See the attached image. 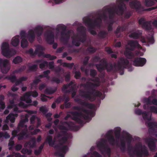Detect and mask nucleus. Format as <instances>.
I'll return each mask as SVG.
<instances>
[{
  "label": "nucleus",
  "instance_id": "obj_1",
  "mask_svg": "<svg viewBox=\"0 0 157 157\" xmlns=\"http://www.w3.org/2000/svg\"><path fill=\"white\" fill-rule=\"evenodd\" d=\"M73 109L78 111L72 112L71 114L73 116V120L78 123L80 124V126L75 125L73 121L64 122V124L68 126V128L63 125H59V128L61 131L58 134V137H60L62 136H66L67 139L71 138L72 137V134L68 133L67 131L69 130L75 131H78L80 127H82L85 124L82 119H84L87 122H88L91 120L92 118L93 117L95 114V112L94 111L91 110H87L79 106H74L73 107Z\"/></svg>",
  "mask_w": 157,
  "mask_h": 157
},
{
  "label": "nucleus",
  "instance_id": "obj_2",
  "mask_svg": "<svg viewBox=\"0 0 157 157\" xmlns=\"http://www.w3.org/2000/svg\"><path fill=\"white\" fill-rule=\"evenodd\" d=\"M89 89L90 90L87 91H83L81 90L80 91L81 96L91 101H93L97 99L98 103L100 104L101 100H103L105 97L104 93L108 89H102L103 90V93L96 90V89Z\"/></svg>",
  "mask_w": 157,
  "mask_h": 157
},
{
  "label": "nucleus",
  "instance_id": "obj_3",
  "mask_svg": "<svg viewBox=\"0 0 157 157\" xmlns=\"http://www.w3.org/2000/svg\"><path fill=\"white\" fill-rule=\"evenodd\" d=\"M43 28L40 26H38L36 28L34 31L33 30H30L27 35H26L25 32L23 31H21V38L22 40L21 42V46L23 48H25L27 47L28 45V42L25 39L26 38H28L30 42H32L34 40L35 38V33H36L37 36L40 35L42 31Z\"/></svg>",
  "mask_w": 157,
  "mask_h": 157
},
{
  "label": "nucleus",
  "instance_id": "obj_4",
  "mask_svg": "<svg viewBox=\"0 0 157 157\" xmlns=\"http://www.w3.org/2000/svg\"><path fill=\"white\" fill-rule=\"evenodd\" d=\"M135 48H137L140 49L139 52L136 53L137 55L140 56L143 55L145 51V49L142 48L136 41L130 40L128 41V44L126 46V50L124 52L125 56L128 58H132V55L129 50H133Z\"/></svg>",
  "mask_w": 157,
  "mask_h": 157
},
{
  "label": "nucleus",
  "instance_id": "obj_5",
  "mask_svg": "<svg viewBox=\"0 0 157 157\" xmlns=\"http://www.w3.org/2000/svg\"><path fill=\"white\" fill-rule=\"evenodd\" d=\"M106 140L105 139L101 138L100 141L97 143V145L101 154H107L110 157L111 155V150L110 148L106 144Z\"/></svg>",
  "mask_w": 157,
  "mask_h": 157
},
{
  "label": "nucleus",
  "instance_id": "obj_6",
  "mask_svg": "<svg viewBox=\"0 0 157 157\" xmlns=\"http://www.w3.org/2000/svg\"><path fill=\"white\" fill-rule=\"evenodd\" d=\"M139 23L143 28L150 32L152 31L153 29V27L157 28V20H155L152 22V26L151 25V22H146L144 18H141L139 19Z\"/></svg>",
  "mask_w": 157,
  "mask_h": 157
},
{
  "label": "nucleus",
  "instance_id": "obj_7",
  "mask_svg": "<svg viewBox=\"0 0 157 157\" xmlns=\"http://www.w3.org/2000/svg\"><path fill=\"white\" fill-rule=\"evenodd\" d=\"M9 44L6 43H3L2 45L1 49L2 55L7 58H10L16 53L14 49H10L9 48Z\"/></svg>",
  "mask_w": 157,
  "mask_h": 157
},
{
  "label": "nucleus",
  "instance_id": "obj_8",
  "mask_svg": "<svg viewBox=\"0 0 157 157\" xmlns=\"http://www.w3.org/2000/svg\"><path fill=\"white\" fill-rule=\"evenodd\" d=\"M38 95V93L36 91L27 92L21 97V99L22 101H25L27 103H30L32 102L30 97L32 96L33 97H36Z\"/></svg>",
  "mask_w": 157,
  "mask_h": 157
},
{
  "label": "nucleus",
  "instance_id": "obj_9",
  "mask_svg": "<svg viewBox=\"0 0 157 157\" xmlns=\"http://www.w3.org/2000/svg\"><path fill=\"white\" fill-rule=\"evenodd\" d=\"M156 140V139L151 137L147 138L145 139V142L147 144L148 147L151 151L155 150Z\"/></svg>",
  "mask_w": 157,
  "mask_h": 157
},
{
  "label": "nucleus",
  "instance_id": "obj_10",
  "mask_svg": "<svg viewBox=\"0 0 157 157\" xmlns=\"http://www.w3.org/2000/svg\"><path fill=\"white\" fill-rule=\"evenodd\" d=\"M113 133L112 130H110L108 131L106 134V136L110 144L112 145H114L115 144L117 145L118 144V141L117 140L116 141L112 135Z\"/></svg>",
  "mask_w": 157,
  "mask_h": 157
},
{
  "label": "nucleus",
  "instance_id": "obj_11",
  "mask_svg": "<svg viewBox=\"0 0 157 157\" xmlns=\"http://www.w3.org/2000/svg\"><path fill=\"white\" fill-rule=\"evenodd\" d=\"M57 147L58 151L55 152L56 154L60 157H64L65 154L68 150V146L67 145L63 146H57Z\"/></svg>",
  "mask_w": 157,
  "mask_h": 157
},
{
  "label": "nucleus",
  "instance_id": "obj_12",
  "mask_svg": "<svg viewBox=\"0 0 157 157\" xmlns=\"http://www.w3.org/2000/svg\"><path fill=\"white\" fill-rule=\"evenodd\" d=\"M74 100L78 103L85 106L90 109H95V106L94 105L85 101H83L80 98H75L74 99Z\"/></svg>",
  "mask_w": 157,
  "mask_h": 157
},
{
  "label": "nucleus",
  "instance_id": "obj_13",
  "mask_svg": "<svg viewBox=\"0 0 157 157\" xmlns=\"http://www.w3.org/2000/svg\"><path fill=\"white\" fill-rule=\"evenodd\" d=\"M135 112L136 114L138 115L142 114L143 118L145 120H147L149 121L151 120V117H149L150 116H151L150 112H146L145 111L142 112L141 110L138 109H136Z\"/></svg>",
  "mask_w": 157,
  "mask_h": 157
},
{
  "label": "nucleus",
  "instance_id": "obj_14",
  "mask_svg": "<svg viewBox=\"0 0 157 157\" xmlns=\"http://www.w3.org/2000/svg\"><path fill=\"white\" fill-rule=\"evenodd\" d=\"M145 59L142 58H138L135 59L133 62V65L136 66H142L146 63Z\"/></svg>",
  "mask_w": 157,
  "mask_h": 157
},
{
  "label": "nucleus",
  "instance_id": "obj_15",
  "mask_svg": "<svg viewBox=\"0 0 157 157\" xmlns=\"http://www.w3.org/2000/svg\"><path fill=\"white\" fill-rule=\"evenodd\" d=\"M100 81L98 78H94L93 80H90L87 84V86L88 87H94L98 86L100 85Z\"/></svg>",
  "mask_w": 157,
  "mask_h": 157
},
{
  "label": "nucleus",
  "instance_id": "obj_16",
  "mask_svg": "<svg viewBox=\"0 0 157 157\" xmlns=\"http://www.w3.org/2000/svg\"><path fill=\"white\" fill-rule=\"evenodd\" d=\"M137 155L140 157H142V155L147 156L149 155L148 150L146 148H144L140 150L137 148L135 151Z\"/></svg>",
  "mask_w": 157,
  "mask_h": 157
},
{
  "label": "nucleus",
  "instance_id": "obj_17",
  "mask_svg": "<svg viewBox=\"0 0 157 157\" xmlns=\"http://www.w3.org/2000/svg\"><path fill=\"white\" fill-rule=\"evenodd\" d=\"M147 104L144 105L143 108L144 109L150 110L149 112H150L151 116H150L149 117H150L151 118V113H153L157 114V107L154 106H152L150 107Z\"/></svg>",
  "mask_w": 157,
  "mask_h": 157
},
{
  "label": "nucleus",
  "instance_id": "obj_18",
  "mask_svg": "<svg viewBox=\"0 0 157 157\" xmlns=\"http://www.w3.org/2000/svg\"><path fill=\"white\" fill-rule=\"evenodd\" d=\"M28 131L27 126V125H26L25 128L21 129V132L17 134L18 140H23L24 136L27 135Z\"/></svg>",
  "mask_w": 157,
  "mask_h": 157
},
{
  "label": "nucleus",
  "instance_id": "obj_19",
  "mask_svg": "<svg viewBox=\"0 0 157 157\" xmlns=\"http://www.w3.org/2000/svg\"><path fill=\"white\" fill-rule=\"evenodd\" d=\"M10 79L12 81L15 82L16 85H18L21 83L22 82L26 80L27 78L26 77H23L17 80L16 79L15 76H12L10 77Z\"/></svg>",
  "mask_w": 157,
  "mask_h": 157
},
{
  "label": "nucleus",
  "instance_id": "obj_20",
  "mask_svg": "<svg viewBox=\"0 0 157 157\" xmlns=\"http://www.w3.org/2000/svg\"><path fill=\"white\" fill-rule=\"evenodd\" d=\"M18 116L17 114L10 113L6 117V122H8L10 121L11 123H13L15 121V118Z\"/></svg>",
  "mask_w": 157,
  "mask_h": 157
},
{
  "label": "nucleus",
  "instance_id": "obj_21",
  "mask_svg": "<svg viewBox=\"0 0 157 157\" xmlns=\"http://www.w3.org/2000/svg\"><path fill=\"white\" fill-rule=\"evenodd\" d=\"M129 5L131 8L137 10L140 7L141 4L139 2L133 1L130 2Z\"/></svg>",
  "mask_w": 157,
  "mask_h": 157
},
{
  "label": "nucleus",
  "instance_id": "obj_22",
  "mask_svg": "<svg viewBox=\"0 0 157 157\" xmlns=\"http://www.w3.org/2000/svg\"><path fill=\"white\" fill-rule=\"evenodd\" d=\"M45 36L46 40L49 43H51L53 41L54 35L52 33L49 32L46 33L45 34Z\"/></svg>",
  "mask_w": 157,
  "mask_h": 157
},
{
  "label": "nucleus",
  "instance_id": "obj_23",
  "mask_svg": "<svg viewBox=\"0 0 157 157\" xmlns=\"http://www.w3.org/2000/svg\"><path fill=\"white\" fill-rule=\"evenodd\" d=\"M97 68L99 71L103 70L105 68L107 69V71H109L112 69V67L110 66V68L108 69L107 67L106 63L105 61H103L102 64L97 65Z\"/></svg>",
  "mask_w": 157,
  "mask_h": 157
},
{
  "label": "nucleus",
  "instance_id": "obj_24",
  "mask_svg": "<svg viewBox=\"0 0 157 157\" xmlns=\"http://www.w3.org/2000/svg\"><path fill=\"white\" fill-rule=\"evenodd\" d=\"M153 33H152L151 35L149 37H147L146 39H144V37H142L141 41L142 43H146L147 42L150 44H152L154 42V40L153 37Z\"/></svg>",
  "mask_w": 157,
  "mask_h": 157
},
{
  "label": "nucleus",
  "instance_id": "obj_25",
  "mask_svg": "<svg viewBox=\"0 0 157 157\" xmlns=\"http://www.w3.org/2000/svg\"><path fill=\"white\" fill-rule=\"evenodd\" d=\"M36 141L35 138H32L29 141L27 142L24 145V147H26L27 145H29L30 147L33 148L36 146Z\"/></svg>",
  "mask_w": 157,
  "mask_h": 157
},
{
  "label": "nucleus",
  "instance_id": "obj_26",
  "mask_svg": "<svg viewBox=\"0 0 157 157\" xmlns=\"http://www.w3.org/2000/svg\"><path fill=\"white\" fill-rule=\"evenodd\" d=\"M141 33H142L141 31H139L138 30L133 31L130 33L129 36L131 37L137 38L140 36Z\"/></svg>",
  "mask_w": 157,
  "mask_h": 157
},
{
  "label": "nucleus",
  "instance_id": "obj_27",
  "mask_svg": "<svg viewBox=\"0 0 157 157\" xmlns=\"http://www.w3.org/2000/svg\"><path fill=\"white\" fill-rule=\"evenodd\" d=\"M77 89H62L63 92H65L66 93H71V96L74 98L76 94Z\"/></svg>",
  "mask_w": 157,
  "mask_h": 157
},
{
  "label": "nucleus",
  "instance_id": "obj_28",
  "mask_svg": "<svg viewBox=\"0 0 157 157\" xmlns=\"http://www.w3.org/2000/svg\"><path fill=\"white\" fill-rule=\"evenodd\" d=\"M149 128V132L150 130L154 131L155 129H157V123L155 122H150L147 124Z\"/></svg>",
  "mask_w": 157,
  "mask_h": 157
},
{
  "label": "nucleus",
  "instance_id": "obj_29",
  "mask_svg": "<svg viewBox=\"0 0 157 157\" xmlns=\"http://www.w3.org/2000/svg\"><path fill=\"white\" fill-rule=\"evenodd\" d=\"M119 147L122 152H124L126 150V143L124 139L121 140V144Z\"/></svg>",
  "mask_w": 157,
  "mask_h": 157
},
{
  "label": "nucleus",
  "instance_id": "obj_30",
  "mask_svg": "<svg viewBox=\"0 0 157 157\" xmlns=\"http://www.w3.org/2000/svg\"><path fill=\"white\" fill-rule=\"evenodd\" d=\"M19 43V36H16L13 38L11 41L12 44L14 46H17Z\"/></svg>",
  "mask_w": 157,
  "mask_h": 157
},
{
  "label": "nucleus",
  "instance_id": "obj_31",
  "mask_svg": "<svg viewBox=\"0 0 157 157\" xmlns=\"http://www.w3.org/2000/svg\"><path fill=\"white\" fill-rule=\"evenodd\" d=\"M128 63V62L127 59H122L119 62L118 65L119 67H125L127 65Z\"/></svg>",
  "mask_w": 157,
  "mask_h": 157
},
{
  "label": "nucleus",
  "instance_id": "obj_32",
  "mask_svg": "<svg viewBox=\"0 0 157 157\" xmlns=\"http://www.w3.org/2000/svg\"><path fill=\"white\" fill-rule=\"evenodd\" d=\"M52 137L50 135H48L47 136L46 141L47 142L49 145L51 146H53L54 144V141L52 140Z\"/></svg>",
  "mask_w": 157,
  "mask_h": 157
},
{
  "label": "nucleus",
  "instance_id": "obj_33",
  "mask_svg": "<svg viewBox=\"0 0 157 157\" xmlns=\"http://www.w3.org/2000/svg\"><path fill=\"white\" fill-rule=\"evenodd\" d=\"M25 122L23 120H21L18 124L17 126V130L19 132L22 129V128H25L26 125L25 124Z\"/></svg>",
  "mask_w": 157,
  "mask_h": 157
},
{
  "label": "nucleus",
  "instance_id": "obj_34",
  "mask_svg": "<svg viewBox=\"0 0 157 157\" xmlns=\"http://www.w3.org/2000/svg\"><path fill=\"white\" fill-rule=\"evenodd\" d=\"M21 152L22 154H26L28 155H30L31 154L32 151L30 149H28L26 148H24L22 149Z\"/></svg>",
  "mask_w": 157,
  "mask_h": 157
},
{
  "label": "nucleus",
  "instance_id": "obj_35",
  "mask_svg": "<svg viewBox=\"0 0 157 157\" xmlns=\"http://www.w3.org/2000/svg\"><path fill=\"white\" fill-rule=\"evenodd\" d=\"M155 2L153 0H145V5L147 6H150L154 5Z\"/></svg>",
  "mask_w": 157,
  "mask_h": 157
},
{
  "label": "nucleus",
  "instance_id": "obj_36",
  "mask_svg": "<svg viewBox=\"0 0 157 157\" xmlns=\"http://www.w3.org/2000/svg\"><path fill=\"white\" fill-rule=\"evenodd\" d=\"M45 92L48 94H52L55 92L57 89H45Z\"/></svg>",
  "mask_w": 157,
  "mask_h": 157
},
{
  "label": "nucleus",
  "instance_id": "obj_37",
  "mask_svg": "<svg viewBox=\"0 0 157 157\" xmlns=\"http://www.w3.org/2000/svg\"><path fill=\"white\" fill-rule=\"evenodd\" d=\"M22 61L21 58L19 56L15 57L13 60V62L15 64H17L21 62Z\"/></svg>",
  "mask_w": 157,
  "mask_h": 157
},
{
  "label": "nucleus",
  "instance_id": "obj_38",
  "mask_svg": "<svg viewBox=\"0 0 157 157\" xmlns=\"http://www.w3.org/2000/svg\"><path fill=\"white\" fill-rule=\"evenodd\" d=\"M44 50V48L41 46L38 45L36 47L35 52L36 53L39 52L41 53L42 51Z\"/></svg>",
  "mask_w": 157,
  "mask_h": 157
},
{
  "label": "nucleus",
  "instance_id": "obj_39",
  "mask_svg": "<svg viewBox=\"0 0 157 157\" xmlns=\"http://www.w3.org/2000/svg\"><path fill=\"white\" fill-rule=\"evenodd\" d=\"M40 111L43 114H45L48 111V109L44 106H42L40 108Z\"/></svg>",
  "mask_w": 157,
  "mask_h": 157
},
{
  "label": "nucleus",
  "instance_id": "obj_40",
  "mask_svg": "<svg viewBox=\"0 0 157 157\" xmlns=\"http://www.w3.org/2000/svg\"><path fill=\"white\" fill-rule=\"evenodd\" d=\"M10 104L7 107L8 109H11L14 106V101L13 100H10L9 101Z\"/></svg>",
  "mask_w": 157,
  "mask_h": 157
},
{
  "label": "nucleus",
  "instance_id": "obj_41",
  "mask_svg": "<svg viewBox=\"0 0 157 157\" xmlns=\"http://www.w3.org/2000/svg\"><path fill=\"white\" fill-rule=\"evenodd\" d=\"M63 136L61 138L60 140V141L61 142V143L63 144L65 143L67 140V137L66 136Z\"/></svg>",
  "mask_w": 157,
  "mask_h": 157
},
{
  "label": "nucleus",
  "instance_id": "obj_42",
  "mask_svg": "<svg viewBox=\"0 0 157 157\" xmlns=\"http://www.w3.org/2000/svg\"><path fill=\"white\" fill-rule=\"evenodd\" d=\"M83 21L85 23L88 24L90 26H91L93 25L91 20L88 18H83Z\"/></svg>",
  "mask_w": 157,
  "mask_h": 157
},
{
  "label": "nucleus",
  "instance_id": "obj_43",
  "mask_svg": "<svg viewBox=\"0 0 157 157\" xmlns=\"http://www.w3.org/2000/svg\"><path fill=\"white\" fill-rule=\"evenodd\" d=\"M64 98H63V96H59L55 100V102L58 104L59 103L62 101H63Z\"/></svg>",
  "mask_w": 157,
  "mask_h": 157
},
{
  "label": "nucleus",
  "instance_id": "obj_44",
  "mask_svg": "<svg viewBox=\"0 0 157 157\" xmlns=\"http://www.w3.org/2000/svg\"><path fill=\"white\" fill-rule=\"evenodd\" d=\"M77 39H78V38L77 37L73 38L72 43L73 44L76 46H78L80 44L79 41H77L75 40Z\"/></svg>",
  "mask_w": 157,
  "mask_h": 157
},
{
  "label": "nucleus",
  "instance_id": "obj_45",
  "mask_svg": "<svg viewBox=\"0 0 157 157\" xmlns=\"http://www.w3.org/2000/svg\"><path fill=\"white\" fill-rule=\"evenodd\" d=\"M22 146L20 144H17L15 147V150L17 151H19L22 149Z\"/></svg>",
  "mask_w": 157,
  "mask_h": 157
},
{
  "label": "nucleus",
  "instance_id": "obj_46",
  "mask_svg": "<svg viewBox=\"0 0 157 157\" xmlns=\"http://www.w3.org/2000/svg\"><path fill=\"white\" fill-rule=\"evenodd\" d=\"M66 27L63 25H59L57 26V30L59 31L61 30H64L65 29Z\"/></svg>",
  "mask_w": 157,
  "mask_h": 157
},
{
  "label": "nucleus",
  "instance_id": "obj_47",
  "mask_svg": "<svg viewBox=\"0 0 157 157\" xmlns=\"http://www.w3.org/2000/svg\"><path fill=\"white\" fill-rule=\"evenodd\" d=\"M41 100L43 102L46 101L47 100V98L48 97L46 96V95H45L44 94H41Z\"/></svg>",
  "mask_w": 157,
  "mask_h": 157
},
{
  "label": "nucleus",
  "instance_id": "obj_48",
  "mask_svg": "<svg viewBox=\"0 0 157 157\" xmlns=\"http://www.w3.org/2000/svg\"><path fill=\"white\" fill-rule=\"evenodd\" d=\"M132 137L131 136H128L127 137V145L128 144H131V142L132 140Z\"/></svg>",
  "mask_w": 157,
  "mask_h": 157
},
{
  "label": "nucleus",
  "instance_id": "obj_49",
  "mask_svg": "<svg viewBox=\"0 0 157 157\" xmlns=\"http://www.w3.org/2000/svg\"><path fill=\"white\" fill-rule=\"evenodd\" d=\"M128 147V152L129 154L131 156H132V155L130 153L131 151H132L133 147L131 145V144H128V145H127Z\"/></svg>",
  "mask_w": 157,
  "mask_h": 157
},
{
  "label": "nucleus",
  "instance_id": "obj_50",
  "mask_svg": "<svg viewBox=\"0 0 157 157\" xmlns=\"http://www.w3.org/2000/svg\"><path fill=\"white\" fill-rule=\"evenodd\" d=\"M63 101L64 100L65 103H67L68 102V101H69V98L68 96H66V95L64 94L63 96Z\"/></svg>",
  "mask_w": 157,
  "mask_h": 157
},
{
  "label": "nucleus",
  "instance_id": "obj_51",
  "mask_svg": "<svg viewBox=\"0 0 157 157\" xmlns=\"http://www.w3.org/2000/svg\"><path fill=\"white\" fill-rule=\"evenodd\" d=\"M74 85V84L72 82H71L69 84L66 85L64 88L66 89L72 88V86Z\"/></svg>",
  "mask_w": 157,
  "mask_h": 157
},
{
  "label": "nucleus",
  "instance_id": "obj_52",
  "mask_svg": "<svg viewBox=\"0 0 157 157\" xmlns=\"http://www.w3.org/2000/svg\"><path fill=\"white\" fill-rule=\"evenodd\" d=\"M93 155L95 157H102L100 154L96 151H94L93 152Z\"/></svg>",
  "mask_w": 157,
  "mask_h": 157
},
{
  "label": "nucleus",
  "instance_id": "obj_53",
  "mask_svg": "<svg viewBox=\"0 0 157 157\" xmlns=\"http://www.w3.org/2000/svg\"><path fill=\"white\" fill-rule=\"evenodd\" d=\"M0 105L2 109H3L5 108V103L2 101L1 100H0Z\"/></svg>",
  "mask_w": 157,
  "mask_h": 157
},
{
  "label": "nucleus",
  "instance_id": "obj_54",
  "mask_svg": "<svg viewBox=\"0 0 157 157\" xmlns=\"http://www.w3.org/2000/svg\"><path fill=\"white\" fill-rule=\"evenodd\" d=\"M19 106L23 108H25L27 107L26 104H25L22 101H20L19 102Z\"/></svg>",
  "mask_w": 157,
  "mask_h": 157
},
{
  "label": "nucleus",
  "instance_id": "obj_55",
  "mask_svg": "<svg viewBox=\"0 0 157 157\" xmlns=\"http://www.w3.org/2000/svg\"><path fill=\"white\" fill-rule=\"evenodd\" d=\"M45 57L47 58H48L50 60H53L56 58V57L55 56H51L50 55H47L45 56Z\"/></svg>",
  "mask_w": 157,
  "mask_h": 157
},
{
  "label": "nucleus",
  "instance_id": "obj_56",
  "mask_svg": "<svg viewBox=\"0 0 157 157\" xmlns=\"http://www.w3.org/2000/svg\"><path fill=\"white\" fill-rule=\"evenodd\" d=\"M50 73V71L49 70L47 71L44 72V75H40V78L43 77H47V75Z\"/></svg>",
  "mask_w": 157,
  "mask_h": 157
},
{
  "label": "nucleus",
  "instance_id": "obj_57",
  "mask_svg": "<svg viewBox=\"0 0 157 157\" xmlns=\"http://www.w3.org/2000/svg\"><path fill=\"white\" fill-rule=\"evenodd\" d=\"M28 67H29V69L31 70H34L36 68L37 66L36 65H34L33 66H31L30 64L28 65Z\"/></svg>",
  "mask_w": 157,
  "mask_h": 157
},
{
  "label": "nucleus",
  "instance_id": "obj_58",
  "mask_svg": "<svg viewBox=\"0 0 157 157\" xmlns=\"http://www.w3.org/2000/svg\"><path fill=\"white\" fill-rule=\"evenodd\" d=\"M36 116L35 115H33L32 117H31L30 118V121L31 123L33 124L34 123L35 120L36 119Z\"/></svg>",
  "mask_w": 157,
  "mask_h": 157
},
{
  "label": "nucleus",
  "instance_id": "obj_59",
  "mask_svg": "<svg viewBox=\"0 0 157 157\" xmlns=\"http://www.w3.org/2000/svg\"><path fill=\"white\" fill-rule=\"evenodd\" d=\"M144 101L147 103V104H151V102L149 98H145L144 99Z\"/></svg>",
  "mask_w": 157,
  "mask_h": 157
},
{
  "label": "nucleus",
  "instance_id": "obj_60",
  "mask_svg": "<svg viewBox=\"0 0 157 157\" xmlns=\"http://www.w3.org/2000/svg\"><path fill=\"white\" fill-rule=\"evenodd\" d=\"M62 64L63 66L67 67H71L73 66V64H70L66 63H62Z\"/></svg>",
  "mask_w": 157,
  "mask_h": 157
},
{
  "label": "nucleus",
  "instance_id": "obj_61",
  "mask_svg": "<svg viewBox=\"0 0 157 157\" xmlns=\"http://www.w3.org/2000/svg\"><path fill=\"white\" fill-rule=\"evenodd\" d=\"M9 129V127L8 125L6 124H4L2 128V130H8Z\"/></svg>",
  "mask_w": 157,
  "mask_h": 157
},
{
  "label": "nucleus",
  "instance_id": "obj_62",
  "mask_svg": "<svg viewBox=\"0 0 157 157\" xmlns=\"http://www.w3.org/2000/svg\"><path fill=\"white\" fill-rule=\"evenodd\" d=\"M48 63L46 62H44L43 63H41L40 65V68H44L45 65H47Z\"/></svg>",
  "mask_w": 157,
  "mask_h": 157
},
{
  "label": "nucleus",
  "instance_id": "obj_63",
  "mask_svg": "<svg viewBox=\"0 0 157 157\" xmlns=\"http://www.w3.org/2000/svg\"><path fill=\"white\" fill-rule=\"evenodd\" d=\"M18 133V131L17 130H14L12 132V135L14 136L15 137L17 136V134Z\"/></svg>",
  "mask_w": 157,
  "mask_h": 157
},
{
  "label": "nucleus",
  "instance_id": "obj_64",
  "mask_svg": "<svg viewBox=\"0 0 157 157\" xmlns=\"http://www.w3.org/2000/svg\"><path fill=\"white\" fill-rule=\"evenodd\" d=\"M10 137L9 134L7 132H4V137L5 139H8L10 138Z\"/></svg>",
  "mask_w": 157,
  "mask_h": 157
}]
</instances>
